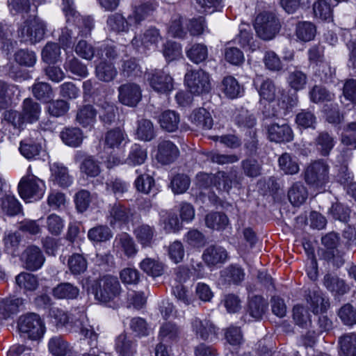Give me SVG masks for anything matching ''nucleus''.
<instances>
[{"instance_id":"nucleus-1","label":"nucleus","mask_w":356,"mask_h":356,"mask_svg":"<svg viewBox=\"0 0 356 356\" xmlns=\"http://www.w3.org/2000/svg\"><path fill=\"white\" fill-rule=\"evenodd\" d=\"M90 290L97 301L106 303L120 295L121 287L117 277L106 275L95 280L91 284Z\"/></svg>"},{"instance_id":"nucleus-2","label":"nucleus","mask_w":356,"mask_h":356,"mask_svg":"<svg viewBox=\"0 0 356 356\" xmlns=\"http://www.w3.org/2000/svg\"><path fill=\"white\" fill-rule=\"evenodd\" d=\"M280 22L276 15L271 11H263L257 14L254 22L257 35L263 40H273L279 33Z\"/></svg>"},{"instance_id":"nucleus-3","label":"nucleus","mask_w":356,"mask_h":356,"mask_svg":"<svg viewBox=\"0 0 356 356\" xmlns=\"http://www.w3.org/2000/svg\"><path fill=\"white\" fill-rule=\"evenodd\" d=\"M45 32V23L36 16H30L22 23L17 31L22 41L31 44L42 40Z\"/></svg>"},{"instance_id":"nucleus-4","label":"nucleus","mask_w":356,"mask_h":356,"mask_svg":"<svg viewBox=\"0 0 356 356\" xmlns=\"http://www.w3.org/2000/svg\"><path fill=\"white\" fill-rule=\"evenodd\" d=\"M19 193L22 199L31 202L42 197L45 191L43 180L36 176L28 174L23 177L18 184Z\"/></svg>"},{"instance_id":"nucleus-5","label":"nucleus","mask_w":356,"mask_h":356,"mask_svg":"<svg viewBox=\"0 0 356 356\" xmlns=\"http://www.w3.org/2000/svg\"><path fill=\"white\" fill-rule=\"evenodd\" d=\"M339 240L338 235L334 232L326 234L321 239L325 249L320 250L321 257L337 267H340L344 264L345 252L338 249Z\"/></svg>"},{"instance_id":"nucleus-6","label":"nucleus","mask_w":356,"mask_h":356,"mask_svg":"<svg viewBox=\"0 0 356 356\" xmlns=\"http://www.w3.org/2000/svg\"><path fill=\"white\" fill-rule=\"evenodd\" d=\"M17 327L21 333L31 340L40 339L44 333V325L39 315L35 313L21 316Z\"/></svg>"},{"instance_id":"nucleus-7","label":"nucleus","mask_w":356,"mask_h":356,"mask_svg":"<svg viewBox=\"0 0 356 356\" xmlns=\"http://www.w3.org/2000/svg\"><path fill=\"white\" fill-rule=\"evenodd\" d=\"M185 83L189 91L195 95L208 93L211 89L210 76L202 69L188 70Z\"/></svg>"},{"instance_id":"nucleus-8","label":"nucleus","mask_w":356,"mask_h":356,"mask_svg":"<svg viewBox=\"0 0 356 356\" xmlns=\"http://www.w3.org/2000/svg\"><path fill=\"white\" fill-rule=\"evenodd\" d=\"M162 40L159 29L150 26L140 33H136L131 41V44L138 51H145L156 49Z\"/></svg>"},{"instance_id":"nucleus-9","label":"nucleus","mask_w":356,"mask_h":356,"mask_svg":"<svg viewBox=\"0 0 356 356\" xmlns=\"http://www.w3.org/2000/svg\"><path fill=\"white\" fill-rule=\"evenodd\" d=\"M147 81L156 92L168 94L174 88L173 79L163 70H153L146 73Z\"/></svg>"},{"instance_id":"nucleus-10","label":"nucleus","mask_w":356,"mask_h":356,"mask_svg":"<svg viewBox=\"0 0 356 356\" xmlns=\"http://www.w3.org/2000/svg\"><path fill=\"white\" fill-rule=\"evenodd\" d=\"M328 165L321 161L312 163L305 171V181L309 185L322 186L328 179Z\"/></svg>"},{"instance_id":"nucleus-11","label":"nucleus","mask_w":356,"mask_h":356,"mask_svg":"<svg viewBox=\"0 0 356 356\" xmlns=\"http://www.w3.org/2000/svg\"><path fill=\"white\" fill-rule=\"evenodd\" d=\"M267 137L271 142L286 143L293 140L294 134L287 123H271L266 126Z\"/></svg>"},{"instance_id":"nucleus-12","label":"nucleus","mask_w":356,"mask_h":356,"mask_svg":"<svg viewBox=\"0 0 356 356\" xmlns=\"http://www.w3.org/2000/svg\"><path fill=\"white\" fill-rule=\"evenodd\" d=\"M118 99L124 105L134 107L142 98V90L139 85L135 83H126L118 89Z\"/></svg>"},{"instance_id":"nucleus-13","label":"nucleus","mask_w":356,"mask_h":356,"mask_svg":"<svg viewBox=\"0 0 356 356\" xmlns=\"http://www.w3.org/2000/svg\"><path fill=\"white\" fill-rule=\"evenodd\" d=\"M74 161L79 163L81 172L87 177H96L101 173L100 162L92 156L77 151L74 155Z\"/></svg>"},{"instance_id":"nucleus-14","label":"nucleus","mask_w":356,"mask_h":356,"mask_svg":"<svg viewBox=\"0 0 356 356\" xmlns=\"http://www.w3.org/2000/svg\"><path fill=\"white\" fill-rule=\"evenodd\" d=\"M21 260L24 268L28 270L35 271L42 266L45 259L38 247L30 245L22 252Z\"/></svg>"},{"instance_id":"nucleus-15","label":"nucleus","mask_w":356,"mask_h":356,"mask_svg":"<svg viewBox=\"0 0 356 356\" xmlns=\"http://www.w3.org/2000/svg\"><path fill=\"white\" fill-rule=\"evenodd\" d=\"M192 332L202 340H207L210 336H216L218 329L207 318L193 317L190 321Z\"/></svg>"},{"instance_id":"nucleus-16","label":"nucleus","mask_w":356,"mask_h":356,"mask_svg":"<svg viewBox=\"0 0 356 356\" xmlns=\"http://www.w3.org/2000/svg\"><path fill=\"white\" fill-rule=\"evenodd\" d=\"M76 327L79 329L80 334L88 339V344L90 346L88 352L84 353L83 356H106V353L100 350L97 348L98 336L92 326L79 321Z\"/></svg>"},{"instance_id":"nucleus-17","label":"nucleus","mask_w":356,"mask_h":356,"mask_svg":"<svg viewBox=\"0 0 356 356\" xmlns=\"http://www.w3.org/2000/svg\"><path fill=\"white\" fill-rule=\"evenodd\" d=\"M305 299L312 312L317 314L325 312L330 307L327 299L323 297L322 292L318 289H309L305 291Z\"/></svg>"},{"instance_id":"nucleus-18","label":"nucleus","mask_w":356,"mask_h":356,"mask_svg":"<svg viewBox=\"0 0 356 356\" xmlns=\"http://www.w3.org/2000/svg\"><path fill=\"white\" fill-rule=\"evenodd\" d=\"M179 156L177 147L170 140H162L158 145L157 161L163 165L173 163Z\"/></svg>"},{"instance_id":"nucleus-19","label":"nucleus","mask_w":356,"mask_h":356,"mask_svg":"<svg viewBox=\"0 0 356 356\" xmlns=\"http://www.w3.org/2000/svg\"><path fill=\"white\" fill-rule=\"evenodd\" d=\"M133 215L129 208L115 202L109 207L108 219L111 226H114L117 222L127 224L132 220Z\"/></svg>"},{"instance_id":"nucleus-20","label":"nucleus","mask_w":356,"mask_h":356,"mask_svg":"<svg viewBox=\"0 0 356 356\" xmlns=\"http://www.w3.org/2000/svg\"><path fill=\"white\" fill-rule=\"evenodd\" d=\"M156 8V5L152 2H147L134 7L132 12L127 18L129 28L131 26H138L140 25L141 22L152 14Z\"/></svg>"},{"instance_id":"nucleus-21","label":"nucleus","mask_w":356,"mask_h":356,"mask_svg":"<svg viewBox=\"0 0 356 356\" xmlns=\"http://www.w3.org/2000/svg\"><path fill=\"white\" fill-rule=\"evenodd\" d=\"M113 248L118 252H122L127 257H134L138 252L134 238L125 232L115 236L113 241Z\"/></svg>"},{"instance_id":"nucleus-22","label":"nucleus","mask_w":356,"mask_h":356,"mask_svg":"<svg viewBox=\"0 0 356 356\" xmlns=\"http://www.w3.org/2000/svg\"><path fill=\"white\" fill-rule=\"evenodd\" d=\"M25 300L15 296L3 298L0 301V315L4 318L17 314L24 305Z\"/></svg>"},{"instance_id":"nucleus-23","label":"nucleus","mask_w":356,"mask_h":356,"mask_svg":"<svg viewBox=\"0 0 356 356\" xmlns=\"http://www.w3.org/2000/svg\"><path fill=\"white\" fill-rule=\"evenodd\" d=\"M268 303L260 296H254L249 298L247 313L254 319L261 320L268 311Z\"/></svg>"},{"instance_id":"nucleus-24","label":"nucleus","mask_w":356,"mask_h":356,"mask_svg":"<svg viewBox=\"0 0 356 356\" xmlns=\"http://www.w3.org/2000/svg\"><path fill=\"white\" fill-rule=\"evenodd\" d=\"M202 258L207 265L215 266L227 260V252L221 246L216 245H210L204 251Z\"/></svg>"},{"instance_id":"nucleus-25","label":"nucleus","mask_w":356,"mask_h":356,"mask_svg":"<svg viewBox=\"0 0 356 356\" xmlns=\"http://www.w3.org/2000/svg\"><path fill=\"white\" fill-rule=\"evenodd\" d=\"M190 121L198 129H210L213 124L211 114L204 108L195 109L190 115Z\"/></svg>"},{"instance_id":"nucleus-26","label":"nucleus","mask_w":356,"mask_h":356,"mask_svg":"<svg viewBox=\"0 0 356 356\" xmlns=\"http://www.w3.org/2000/svg\"><path fill=\"white\" fill-rule=\"evenodd\" d=\"M315 146L321 156H328L335 145L334 137L325 131H320L315 138Z\"/></svg>"},{"instance_id":"nucleus-27","label":"nucleus","mask_w":356,"mask_h":356,"mask_svg":"<svg viewBox=\"0 0 356 356\" xmlns=\"http://www.w3.org/2000/svg\"><path fill=\"white\" fill-rule=\"evenodd\" d=\"M323 284L334 296H343L350 290V287L343 280L330 274L324 276Z\"/></svg>"},{"instance_id":"nucleus-28","label":"nucleus","mask_w":356,"mask_h":356,"mask_svg":"<svg viewBox=\"0 0 356 356\" xmlns=\"http://www.w3.org/2000/svg\"><path fill=\"white\" fill-rule=\"evenodd\" d=\"M287 196L293 206L300 207L307 199L308 192L301 182H296L289 188Z\"/></svg>"},{"instance_id":"nucleus-29","label":"nucleus","mask_w":356,"mask_h":356,"mask_svg":"<svg viewBox=\"0 0 356 356\" xmlns=\"http://www.w3.org/2000/svg\"><path fill=\"white\" fill-rule=\"evenodd\" d=\"M127 140L125 133L120 128L111 129L106 132L104 145L109 149H120Z\"/></svg>"},{"instance_id":"nucleus-30","label":"nucleus","mask_w":356,"mask_h":356,"mask_svg":"<svg viewBox=\"0 0 356 356\" xmlns=\"http://www.w3.org/2000/svg\"><path fill=\"white\" fill-rule=\"evenodd\" d=\"M52 293L57 299L74 300L79 296V289L70 282H63L53 289Z\"/></svg>"},{"instance_id":"nucleus-31","label":"nucleus","mask_w":356,"mask_h":356,"mask_svg":"<svg viewBox=\"0 0 356 356\" xmlns=\"http://www.w3.org/2000/svg\"><path fill=\"white\" fill-rule=\"evenodd\" d=\"M106 26L109 31L120 34L129 31L127 18L119 13H115L108 16Z\"/></svg>"},{"instance_id":"nucleus-32","label":"nucleus","mask_w":356,"mask_h":356,"mask_svg":"<svg viewBox=\"0 0 356 356\" xmlns=\"http://www.w3.org/2000/svg\"><path fill=\"white\" fill-rule=\"evenodd\" d=\"M97 104L99 107V118L104 124L110 125L115 121L118 108L114 103L102 100Z\"/></svg>"},{"instance_id":"nucleus-33","label":"nucleus","mask_w":356,"mask_h":356,"mask_svg":"<svg viewBox=\"0 0 356 356\" xmlns=\"http://www.w3.org/2000/svg\"><path fill=\"white\" fill-rule=\"evenodd\" d=\"M95 75L99 81L108 83L115 79L118 70L113 63L102 60L96 66Z\"/></svg>"},{"instance_id":"nucleus-34","label":"nucleus","mask_w":356,"mask_h":356,"mask_svg":"<svg viewBox=\"0 0 356 356\" xmlns=\"http://www.w3.org/2000/svg\"><path fill=\"white\" fill-rule=\"evenodd\" d=\"M154 234V227L147 224L140 225L134 230L137 241L144 248L151 246Z\"/></svg>"},{"instance_id":"nucleus-35","label":"nucleus","mask_w":356,"mask_h":356,"mask_svg":"<svg viewBox=\"0 0 356 356\" xmlns=\"http://www.w3.org/2000/svg\"><path fill=\"white\" fill-rule=\"evenodd\" d=\"M338 343L343 356H356V333L343 334L339 337Z\"/></svg>"},{"instance_id":"nucleus-36","label":"nucleus","mask_w":356,"mask_h":356,"mask_svg":"<svg viewBox=\"0 0 356 356\" xmlns=\"http://www.w3.org/2000/svg\"><path fill=\"white\" fill-rule=\"evenodd\" d=\"M159 122L163 129L168 132H173L179 127V115L174 111L168 110L161 114Z\"/></svg>"},{"instance_id":"nucleus-37","label":"nucleus","mask_w":356,"mask_h":356,"mask_svg":"<svg viewBox=\"0 0 356 356\" xmlns=\"http://www.w3.org/2000/svg\"><path fill=\"white\" fill-rule=\"evenodd\" d=\"M221 86L225 95L230 99L239 97L243 92V88L237 80L232 76L225 77L222 81Z\"/></svg>"},{"instance_id":"nucleus-38","label":"nucleus","mask_w":356,"mask_h":356,"mask_svg":"<svg viewBox=\"0 0 356 356\" xmlns=\"http://www.w3.org/2000/svg\"><path fill=\"white\" fill-rule=\"evenodd\" d=\"M41 113L40 105L31 98H26L23 102L22 114L25 120L32 123L39 120Z\"/></svg>"},{"instance_id":"nucleus-39","label":"nucleus","mask_w":356,"mask_h":356,"mask_svg":"<svg viewBox=\"0 0 356 356\" xmlns=\"http://www.w3.org/2000/svg\"><path fill=\"white\" fill-rule=\"evenodd\" d=\"M64 68L74 75L86 77L88 74L87 66L81 62L73 54L67 55L64 63Z\"/></svg>"},{"instance_id":"nucleus-40","label":"nucleus","mask_w":356,"mask_h":356,"mask_svg":"<svg viewBox=\"0 0 356 356\" xmlns=\"http://www.w3.org/2000/svg\"><path fill=\"white\" fill-rule=\"evenodd\" d=\"M48 346L49 351L54 356H70L71 347L61 336L52 337L49 341Z\"/></svg>"},{"instance_id":"nucleus-41","label":"nucleus","mask_w":356,"mask_h":356,"mask_svg":"<svg viewBox=\"0 0 356 356\" xmlns=\"http://www.w3.org/2000/svg\"><path fill=\"white\" fill-rule=\"evenodd\" d=\"M221 277L225 282L238 285L244 280L245 273L241 267L230 265L221 271Z\"/></svg>"},{"instance_id":"nucleus-42","label":"nucleus","mask_w":356,"mask_h":356,"mask_svg":"<svg viewBox=\"0 0 356 356\" xmlns=\"http://www.w3.org/2000/svg\"><path fill=\"white\" fill-rule=\"evenodd\" d=\"M60 136L64 143L74 147L79 146L83 138L81 130L74 127L65 128L60 132Z\"/></svg>"},{"instance_id":"nucleus-43","label":"nucleus","mask_w":356,"mask_h":356,"mask_svg":"<svg viewBox=\"0 0 356 356\" xmlns=\"http://www.w3.org/2000/svg\"><path fill=\"white\" fill-rule=\"evenodd\" d=\"M278 164L280 169L286 175H296L300 170L296 157L289 153H284L279 157Z\"/></svg>"},{"instance_id":"nucleus-44","label":"nucleus","mask_w":356,"mask_h":356,"mask_svg":"<svg viewBox=\"0 0 356 356\" xmlns=\"http://www.w3.org/2000/svg\"><path fill=\"white\" fill-rule=\"evenodd\" d=\"M96 115L97 111L92 106L85 105L78 109L76 120L83 127H88L95 122Z\"/></svg>"},{"instance_id":"nucleus-45","label":"nucleus","mask_w":356,"mask_h":356,"mask_svg":"<svg viewBox=\"0 0 356 356\" xmlns=\"http://www.w3.org/2000/svg\"><path fill=\"white\" fill-rule=\"evenodd\" d=\"M115 349L120 356H134L136 344L126 334H120L116 339Z\"/></svg>"},{"instance_id":"nucleus-46","label":"nucleus","mask_w":356,"mask_h":356,"mask_svg":"<svg viewBox=\"0 0 356 356\" xmlns=\"http://www.w3.org/2000/svg\"><path fill=\"white\" fill-rule=\"evenodd\" d=\"M228 223L229 219L227 216L222 212H211L205 217L207 227L213 229H224Z\"/></svg>"},{"instance_id":"nucleus-47","label":"nucleus","mask_w":356,"mask_h":356,"mask_svg":"<svg viewBox=\"0 0 356 356\" xmlns=\"http://www.w3.org/2000/svg\"><path fill=\"white\" fill-rule=\"evenodd\" d=\"M179 327L174 323L166 322L160 327L159 337L163 341H175L179 338Z\"/></svg>"},{"instance_id":"nucleus-48","label":"nucleus","mask_w":356,"mask_h":356,"mask_svg":"<svg viewBox=\"0 0 356 356\" xmlns=\"http://www.w3.org/2000/svg\"><path fill=\"white\" fill-rule=\"evenodd\" d=\"M16 284L26 291H34L39 286L38 277L29 273H21L15 277Z\"/></svg>"},{"instance_id":"nucleus-49","label":"nucleus","mask_w":356,"mask_h":356,"mask_svg":"<svg viewBox=\"0 0 356 356\" xmlns=\"http://www.w3.org/2000/svg\"><path fill=\"white\" fill-rule=\"evenodd\" d=\"M51 171L54 181L59 186L67 187L71 184L72 180L66 167L59 163H54Z\"/></svg>"},{"instance_id":"nucleus-50","label":"nucleus","mask_w":356,"mask_h":356,"mask_svg":"<svg viewBox=\"0 0 356 356\" xmlns=\"http://www.w3.org/2000/svg\"><path fill=\"white\" fill-rule=\"evenodd\" d=\"M314 74L321 81L327 83L333 82L336 70L330 63L321 62V63L316 65Z\"/></svg>"},{"instance_id":"nucleus-51","label":"nucleus","mask_w":356,"mask_h":356,"mask_svg":"<svg viewBox=\"0 0 356 356\" xmlns=\"http://www.w3.org/2000/svg\"><path fill=\"white\" fill-rule=\"evenodd\" d=\"M286 81L291 88L298 91L305 88L307 83V76L302 71L295 70L289 72Z\"/></svg>"},{"instance_id":"nucleus-52","label":"nucleus","mask_w":356,"mask_h":356,"mask_svg":"<svg viewBox=\"0 0 356 356\" xmlns=\"http://www.w3.org/2000/svg\"><path fill=\"white\" fill-rule=\"evenodd\" d=\"M18 91L17 86L0 80V109L7 108L11 103L12 97Z\"/></svg>"},{"instance_id":"nucleus-53","label":"nucleus","mask_w":356,"mask_h":356,"mask_svg":"<svg viewBox=\"0 0 356 356\" xmlns=\"http://www.w3.org/2000/svg\"><path fill=\"white\" fill-rule=\"evenodd\" d=\"M67 266L72 275H78L86 270L88 262L83 255L75 253L69 257Z\"/></svg>"},{"instance_id":"nucleus-54","label":"nucleus","mask_w":356,"mask_h":356,"mask_svg":"<svg viewBox=\"0 0 356 356\" xmlns=\"http://www.w3.org/2000/svg\"><path fill=\"white\" fill-rule=\"evenodd\" d=\"M204 155L207 161L218 165L232 164L239 160V157L236 154H221L217 151L207 152Z\"/></svg>"},{"instance_id":"nucleus-55","label":"nucleus","mask_w":356,"mask_h":356,"mask_svg":"<svg viewBox=\"0 0 356 356\" xmlns=\"http://www.w3.org/2000/svg\"><path fill=\"white\" fill-rule=\"evenodd\" d=\"M187 57L194 63L199 64L208 57V49L204 44H194L186 51Z\"/></svg>"},{"instance_id":"nucleus-56","label":"nucleus","mask_w":356,"mask_h":356,"mask_svg":"<svg viewBox=\"0 0 356 356\" xmlns=\"http://www.w3.org/2000/svg\"><path fill=\"white\" fill-rule=\"evenodd\" d=\"M60 57V47L55 42H47L42 50V59L47 63L54 64Z\"/></svg>"},{"instance_id":"nucleus-57","label":"nucleus","mask_w":356,"mask_h":356,"mask_svg":"<svg viewBox=\"0 0 356 356\" xmlns=\"http://www.w3.org/2000/svg\"><path fill=\"white\" fill-rule=\"evenodd\" d=\"M34 97L44 102H49L54 97L51 86L45 82H38L32 86Z\"/></svg>"},{"instance_id":"nucleus-58","label":"nucleus","mask_w":356,"mask_h":356,"mask_svg":"<svg viewBox=\"0 0 356 356\" xmlns=\"http://www.w3.org/2000/svg\"><path fill=\"white\" fill-rule=\"evenodd\" d=\"M19 152L27 159H33L40 154L42 147L40 144L32 141L31 139H25L20 143Z\"/></svg>"},{"instance_id":"nucleus-59","label":"nucleus","mask_w":356,"mask_h":356,"mask_svg":"<svg viewBox=\"0 0 356 356\" xmlns=\"http://www.w3.org/2000/svg\"><path fill=\"white\" fill-rule=\"evenodd\" d=\"M120 71L124 77H132L140 72V67L136 58L127 57L121 60Z\"/></svg>"},{"instance_id":"nucleus-60","label":"nucleus","mask_w":356,"mask_h":356,"mask_svg":"<svg viewBox=\"0 0 356 356\" xmlns=\"http://www.w3.org/2000/svg\"><path fill=\"white\" fill-rule=\"evenodd\" d=\"M113 236L112 232L106 225H99L89 229L88 238L95 242H105Z\"/></svg>"},{"instance_id":"nucleus-61","label":"nucleus","mask_w":356,"mask_h":356,"mask_svg":"<svg viewBox=\"0 0 356 356\" xmlns=\"http://www.w3.org/2000/svg\"><path fill=\"white\" fill-rule=\"evenodd\" d=\"M236 40L243 47H248L252 51L258 48L257 44H256L254 40L251 29L248 25L240 27L239 33L236 37Z\"/></svg>"},{"instance_id":"nucleus-62","label":"nucleus","mask_w":356,"mask_h":356,"mask_svg":"<svg viewBox=\"0 0 356 356\" xmlns=\"http://www.w3.org/2000/svg\"><path fill=\"white\" fill-rule=\"evenodd\" d=\"M140 268L147 275L152 277H159L163 272V265L151 258L144 259L140 264Z\"/></svg>"},{"instance_id":"nucleus-63","label":"nucleus","mask_w":356,"mask_h":356,"mask_svg":"<svg viewBox=\"0 0 356 356\" xmlns=\"http://www.w3.org/2000/svg\"><path fill=\"white\" fill-rule=\"evenodd\" d=\"M296 33L298 39L304 42H308L314 39L316 34V27L311 22H300L296 26Z\"/></svg>"},{"instance_id":"nucleus-64","label":"nucleus","mask_w":356,"mask_h":356,"mask_svg":"<svg viewBox=\"0 0 356 356\" xmlns=\"http://www.w3.org/2000/svg\"><path fill=\"white\" fill-rule=\"evenodd\" d=\"M337 314L344 325L353 326L356 324V309L351 304L346 303L343 305Z\"/></svg>"}]
</instances>
